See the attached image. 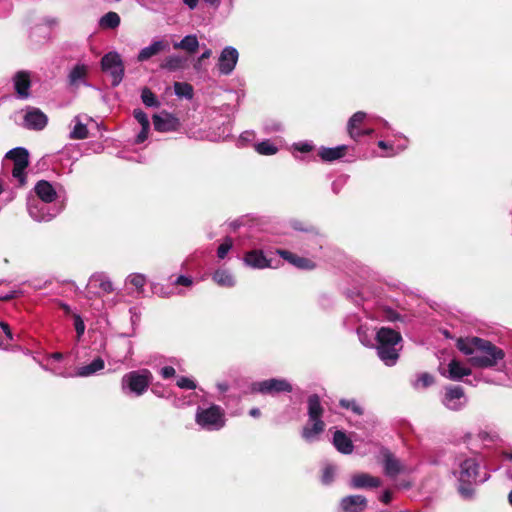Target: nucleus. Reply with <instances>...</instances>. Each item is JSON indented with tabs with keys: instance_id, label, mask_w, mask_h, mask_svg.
<instances>
[{
	"instance_id": "obj_1",
	"label": "nucleus",
	"mask_w": 512,
	"mask_h": 512,
	"mask_svg": "<svg viewBox=\"0 0 512 512\" xmlns=\"http://www.w3.org/2000/svg\"><path fill=\"white\" fill-rule=\"evenodd\" d=\"M457 348L463 354L470 356L469 363L477 368L494 367L505 356L502 349L479 337L459 339Z\"/></svg>"
},
{
	"instance_id": "obj_2",
	"label": "nucleus",
	"mask_w": 512,
	"mask_h": 512,
	"mask_svg": "<svg viewBox=\"0 0 512 512\" xmlns=\"http://www.w3.org/2000/svg\"><path fill=\"white\" fill-rule=\"evenodd\" d=\"M452 472L459 482V493L465 498L472 496L473 484L487 480L486 474L480 475V462L476 456H458Z\"/></svg>"
},
{
	"instance_id": "obj_3",
	"label": "nucleus",
	"mask_w": 512,
	"mask_h": 512,
	"mask_svg": "<svg viewBox=\"0 0 512 512\" xmlns=\"http://www.w3.org/2000/svg\"><path fill=\"white\" fill-rule=\"evenodd\" d=\"M323 414L324 407L321 404L319 395H309L307 398L308 421L301 430V436L306 442L313 443L318 441L320 435L325 431L326 425L322 420Z\"/></svg>"
},
{
	"instance_id": "obj_4",
	"label": "nucleus",
	"mask_w": 512,
	"mask_h": 512,
	"mask_svg": "<svg viewBox=\"0 0 512 512\" xmlns=\"http://www.w3.org/2000/svg\"><path fill=\"white\" fill-rule=\"evenodd\" d=\"M401 340L400 333L391 328L382 327L377 331V354L385 365L393 366L396 364L401 349Z\"/></svg>"
},
{
	"instance_id": "obj_5",
	"label": "nucleus",
	"mask_w": 512,
	"mask_h": 512,
	"mask_svg": "<svg viewBox=\"0 0 512 512\" xmlns=\"http://www.w3.org/2000/svg\"><path fill=\"white\" fill-rule=\"evenodd\" d=\"M153 376L148 369L126 373L121 380V389L126 395L142 396L149 388Z\"/></svg>"
},
{
	"instance_id": "obj_6",
	"label": "nucleus",
	"mask_w": 512,
	"mask_h": 512,
	"mask_svg": "<svg viewBox=\"0 0 512 512\" xmlns=\"http://www.w3.org/2000/svg\"><path fill=\"white\" fill-rule=\"evenodd\" d=\"M195 422L206 431H219L226 424L225 411L216 404L207 408L198 407Z\"/></svg>"
},
{
	"instance_id": "obj_7",
	"label": "nucleus",
	"mask_w": 512,
	"mask_h": 512,
	"mask_svg": "<svg viewBox=\"0 0 512 512\" xmlns=\"http://www.w3.org/2000/svg\"><path fill=\"white\" fill-rule=\"evenodd\" d=\"M28 213L37 222H48L59 215L64 209V203H48L31 198L27 203Z\"/></svg>"
},
{
	"instance_id": "obj_8",
	"label": "nucleus",
	"mask_w": 512,
	"mask_h": 512,
	"mask_svg": "<svg viewBox=\"0 0 512 512\" xmlns=\"http://www.w3.org/2000/svg\"><path fill=\"white\" fill-rule=\"evenodd\" d=\"M251 390L255 393L274 396L279 393H291L293 386L284 378H270L252 383Z\"/></svg>"
},
{
	"instance_id": "obj_9",
	"label": "nucleus",
	"mask_w": 512,
	"mask_h": 512,
	"mask_svg": "<svg viewBox=\"0 0 512 512\" xmlns=\"http://www.w3.org/2000/svg\"><path fill=\"white\" fill-rule=\"evenodd\" d=\"M5 159L12 160L14 163L12 175L22 186L26 183L25 169L29 164V153L25 148L17 147L8 151Z\"/></svg>"
},
{
	"instance_id": "obj_10",
	"label": "nucleus",
	"mask_w": 512,
	"mask_h": 512,
	"mask_svg": "<svg viewBox=\"0 0 512 512\" xmlns=\"http://www.w3.org/2000/svg\"><path fill=\"white\" fill-rule=\"evenodd\" d=\"M102 70L112 78V86L121 83L124 76V65L121 56L117 52L105 54L101 60Z\"/></svg>"
},
{
	"instance_id": "obj_11",
	"label": "nucleus",
	"mask_w": 512,
	"mask_h": 512,
	"mask_svg": "<svg viewBox=\"0 0 512 512\" xmlns=\"http://www.w3.org/2000/svg\"><path fill=\"white\" fill-rule=\"evenodd\" d=\"M383 469L386 476L396 478L399 474H410L413 468L398 459L389 450L382 451Z\"/></svg>"
},
{
	"instance_id": "obj_12",
	"label": "nucleus",
	"mask_w": 512,
	"mask_h": 512,
	"mask_svg": "<svg viewBox=\"0 0 512 512\" xmlns=\"http://www.w3.org/2000/svg\"><path fill=\"white\" fill-rule=\"evenodd\" d=\"M442 404L451 411H459L467 404V398L461 386H448L445 388Z\"/></svg>"
},
{
	"instance_id": "obj_13",
	"label": "nucleus",
	"mask_w": 512,
	"mask_h": 512,
	"mask_svg": "<svg viewBox=\"0 0 512 512\" xmlns=\"http://www.w3.org/2000/svg\"><path fill=\"white\" fill-rule=\"evenodd\" d=\"M239 58V53L232 46L225 47L218 59V69L221 74L229 75L234 70Z\"/></svg>"
},
{
	"instance_id": "obj_14",
	"label": "nucleus",
	"mask_w": 512,
	"mask_h": 512,
	"mask_svg": "<svg viewBox=\"0 0 512 512\" xmlns=\"http://www.w3.org/2000/svg\"><path fill=\"white\" fill-rule=\"evenodd\" d=\"M13 86L19 99L30 97L31 73L25 70L18 71L12 77Z\"/></svg>"
},
{
	"instance_id": "obj_15",
	"label": "nucleus",
	"mask_w": 512,
	"mask_h": 512,
	"mask_svg": "<svg viewBox=\"0 0 512 512\" xmlns=\"http://www.w3.org/2000/svg\"><path fill=\"white\" fill-rule=\"evenodd\" d=\"M48 122L47 116L39 109L30 107L24 116V126L31 130H42Z\"/></svg>"
},
{
	"instance_id": "obj_16",
	"label": "nucleus",
	"mask_w": 512,
	"mask_h": 512,
	"mask_svg": "<svg viewBox=\"0 0 512 512\" xmlns=\"http://www.w3.org/2000/svg\"><path fill=\"white\" fill-rule=\"evenodd\" d=\"M34 191L37 196L35 199L48 203H63L58 200V194L54 186L46 180L38 181L34 187Z\"/></svg>"
},
{
	"instance_id": "obj_17",
	"label": "nucleus",
	"mask_w": 512,
	"mask_h": 512,
	"mask_svg": "<svg viewBox=\"0 0 512 512\" xmlns=\"http://www.w3.org/2000/svg\"><path fill=\"white\" fill-rule=\"evenodd\" d=\"M382 481L379 477L372 476L368 473L354 474L349 482L353 489H374L381 486Z\"/></svg>"
},
{
	"instance_id": "obj_18",
	"label": "nucleus",
	"mask_w": 512,
	"mask_h": 512,
	"mask_svg": "<svg viewBox=\"0 0 512 512\" xmlns=\"http://www.w3.org/2000/svg\"><path fill=\"white\" fill-rule=\"evenodd\" d=\"M169 49L170 46L167 41L154 40L149 46H146L139 51L137 60L139 62L147 61L161 52L169 51Z\"/></svg>"
},
{
	"instance_id": "obj_19",
	"label": "nucleus",
	"mask_w": 512,
	"mask_h": 512,
	"mask_svg": "<svg viewBox=\"0 0 512 512\" xmlns=\"http://www.w3.org/2000/svg\"><path fill=\"white\" fill-rule=\"evenodd\" d=\"M342 512H363L367 507V499L362 495H349L340 502Z\"/></svg>"
},
{
	"instance_id": "obj_20",
	"label": "nucleus",
	"mask_w": 512,
	"mask_h": 512,
	"mask_svg": "<svg viewBox=\"0 0 512 512\" xmlns=\"http://www.w3.org/2000/svg\"><path fill=\"white\" fill-rule=\"evenodd\" d=\"M244 262L253 269H265L271 267V260L261 250H251L244 256Z\"/></svg>"
},
{
	"instance_id": "obj_21",
	"label": "nucleus",
	"mask_w": 512,
	"mask_h": 512,
	"mask_svg": "<svg viewBox=\"0 0 512 512\" xmlns=\"http://www.w3.org/2000/svg\"><path fill=\"white\" fill-rule=\"evenodd\" d=\"M472 371L470 368L465 366L460 361L453 359L449 362L447 367V373H443L444 376L453 381H460L464 376L471 375Z\"/></svg>"
},
{
	"instance_id": "obj_22",
	"label": "nucleus",
	"mask_w": 512,
	"mask_h": 512,
	"mask_svg": "<svg viewBox=\"0 0 512 512\" xmlns=\"http://www.w3.org/2000/svg\"><path fill=\"white\" fill-rule=\"evenodd\" d=\"M277 254L281 256L284 260L292 264L293 266L300 268V269H313L315 267V264L312 260L300 257L290 251L284 250V249H278Z\"/></svg>"
},
{
	"instance_id": "obj_23",
	"label": "nucleus",
	"mask_w": 512,
	"mask_h": 512,
	"mask_svg": "<svg viewBox=\"0 0 512 512\" xmlns=\"http://www.w3.org/2000/svg\"><path fill=\"white\" fill-rule=\"evenodd\" d=\"M153 125L158 132H170L176 130L178 120L170 114H165L164 117L155 114L153 116Z\"/></svg>"
},
{
	"instance_id": "obj_24",
	"label": "nucleus",
	"mask_w": 512,
	"mask_h": 512,
	"mask_svg": "<svg viewBox=\"0 0 512 512\" xmlns=\"http://www.w3.org/2000/svg\"><path fill=\"white\" fill-rule=\"evenodd\" d=\"M91 287H97L101 289L103 293H112L114 291L113 283L107 274L103 272L94 273L89 280Z\"/></svg>"
},
{
	"instance_id": "obj_25",
	"label": "nucleus",
	"mask_w": 512,
	"mask_h": 512,
	"mask_svg": "<svg viewBox=\"0 0 512 512\" xmlns=\"http://www.w3.org/2000/svg\"><path fill=\"white\" fill-rule=\"evenodd\" d=\"M366 118V113L362 111H358L354 113L347 123V131L349 136L357 141L361 138L359 126L363 123Z\"/></svg>"
},
{
	"instance_id": "obj_26",
	"label": "nucleus",
	"mask_w": 512,
	"mask_h": 512,
	"mask_svg": "<svg viewBox=\"0 0 512 512\" xmlns=\"http://www.w3.org/2000/svg\"><path fill=\"white\" fill-rule=\"evenodd\" d=\"M346 150V145H339L333 148L321 147L318 151V155L323 161L332 162L343 157Z\"/></svg>"
},
{
	"instance_id": "obj_27",
	"label": "nucleus",
	"mask_w": 512,
	"mask_h": 512,
	"mask_svg": "<svg viewBox=\"0 0 512 512\" xmlns=\"http://www.w3.org/2000/svg\"><path fill=\"white\" fill-rule=\"evenodd\" d=\"M333 444L335 448L343 454H350L353 451L352 441L342 431L337 430L334 433Z\"/></svg>"
},
{
	"instance_id": "obj_28",
	"label": "nucleus",
	"mask_w": 512,
	"mask_h": 512,
	"mask_svg": "<svg viewBox=\"0 0 512 512\" xmlns=\"http://www.w3.org/2000/svg\"><path fill=\"white\" fill-rule=\"evenodd\" d=\"M212 279L221 287L231 288L236 284L233 274L227 269H217L213 273Z\"/></svg>"
},
{
	"instance_id": "obj_29",
	"label": "nucleus",
	"mask_w": 512,
	"mask_h": 512,
	"mask_svg": "<svg viewBox=\"0 0 512 512\" xmlns=\"http://www.w3.org/2000/svg\"><path fill=\"white\" fill-rule=\"evenodd\" d=\"M185 64L186 58L180 55H170L163 60L160 67L169 72H176L182 70L185 67Z\"/></svg>"
},
{
	"instance_id": "obj_30",
	"label": "nucleus",
	"mask_w": 512,
	"mask_h": 512,
	"mask_svg": "<svg viewBox=\"0 0 512 512\" xmlns=\"http://www.w3.org/2000/svg\"><path fill=\"white\" fill-rule=\"evenodd\" d=\"M174 49H181L190 54L195 53L199 48V41L194 34L186 35L181 41L174 42Z\"/></svg>"
},
{
	"instance_id": "obj_31",
	"label": "nucleus",
	"mask_w": 512,
	"mask_h": 512,
	"mask_svg": "<svg viewBox=\"0 0 512 512\" xmlns=\"http://www.w3.org/2000/svg\"><path fill=\"white\" fill-rule=\"evenodd\" d=\"M468 439L473 440L469 435ZM474 441H479L484 447H490L500 441V436L495 430H481L475 436Z\"/></svg>"
},
{
	"instance_id": "obj_32",
	"label": "nucleus",
	"mask_w": 512,
	"mask_h": 512,
	"mask_svg": "<svg viewBox=\"0 0 512 512\" xmlns=\"http://www.w3.org/2000/svg\"><path fill=\"white\" fill-rule=\"evenodd\" d=\"M104 366V360L101 357H97L91 363L79 367L76 375L80 377H88L102 370Z\"/></svg>"
},
{
	"instance_id": "obj_33",
	"label": "nucleus",
	"mask_w": 512,
	"mask_h": 512,
	"mask_svg": "<svg viewBox=\"0 0 512 512\" xmlns=\"http://www.w3.org/2000/svg\"><path fill=\"white\" fill-rule=\"evenodd\" d=\"M72 124L73 127L69 134L71 139L81 140L88 137V129L86 124L82 122L81 116H75L72 120Z\"/></svg>"
},
{
	"instance_id": "obj_34",
	"label": "nucleus",
	"mask_w": 512,
	"mask_h": 512,
	"mask_svg": "<svg viewBox=\"0 0 512 512\" xmlns=\"http://www.w3.org/2000/svg\"><path fill=\"white\" fill-rule=\"evenodd\" d=\"M407 142L408 141L406 138L403 139L402 143H399L397 145L394 143L386 142L384 140H380V141H378L377 145L379 148L386 151L383 154V156L390 157V156H394L397 153L403 151L407 147Z\"/></svg>"
},
{
	"instance_id": "obj_35",
	"label": "nucleus",
	"mask_w": 512,
	"mask_h": 512,
	"mask_svg": "<svg viewBox=\"0 0 512 512\" xmlns=\"http://www.w3.org/2000/svg\"><path fill=\"white\" fill-rule=\"evenodd\" d=\"M120 25V16L116 12H108L99 20V26L103 29H115Z\"/></svg>"
},
{
	"instance_id": "obj_36",
	"label": "nucleus",
	"mask_w": 512,
	"mask_h": 512,
	"mask_svg": "<svg viewBox=\"0 0 512 512\" xmlns=\"http://www.w3.org/2000/svg\"><path fill=\"white\" fill-rule=\"evenodd\" d=\"M174 92L180 98L192 99L193 98V87L186 82H175Z\"/></svg>"
},
{
	"instance_id": "obj_37",
	"label": "nucleus",
	"mask_w": 512,
	"mask_h": 512,
	"mask_svg": "<svg viewBox=\"0 0 512 512\" xmlns=\"http://www.w3.org/2000/svg\"><path fill=\"white\" fill-rule=\"evenodd\" d=\"M141 99L144 105L147 107L158 108L160 106V101L156 95L147 87L142 89Z\"/></svg>"
},
{
	"instance_id": "obj_38",
	"label": "nucleus",
	"mask_w": 512,
	"mask_h": 512,
	"mask_svg": "<svg viewBox=\"0 0 512 512\" xmlns=\"http://www.w3.org/2000/svg\"><path fill=\"white\" fill-rule=\"evenodd\" d=\"M254 148L257 153L261 155H274L278 152L277 146H275L271 141L264 140L254 145Z\"/></svg>"
},
{
	"instance_id": "obj_39",
	"label": "nucleus",
	"mask_w": 512,
	"mask_h": 512,
	"mask_svg": "<svg viewBox=\"0 0 512 512\" xmlns=\"http://www.w3.org/2000/svg\"><path fill=\"white\" fill-rule=\"evenodd\" d=\"M126 283L134 286L138 293H142L146 284V277L143 274L133 273L127 277Z\"/></svg>"
},
{
	"instance_id": "obj_40",
	"label": "nucleus",
	"mask_w": 512,
	"mask_h": 512,
	"mask_svg": "<svg viewBox=\"0 0 512 512\" xmlns=\"http://www.w3.org/2000/svg\"><path fill=\"white\" fill-rule=\"evenodd\" d=\"M434 383V377L429 373H422L412 382L415 389H425Z\"/></svg>"
},
{
	"instance_id": "obj_41",
	"label": "nucleus",
	"mask_w": 512,
	"mask_h": 512,
	"mask_svg": "<svg viewBox=\"0 0 512 512\" xmlns=\"http://www.w3.org/2000/svg\"><path fill=\"white\" fill-rule=\"evenodd\" d=\"M339 404L342 408L350 409L356 415L363 414L362 407L354 399H341Z\"/></svg>"
},
{
	"instance_id": "obj_42",
	"label": "nucleus",
	"mask_w": 512,
	"mask_h": 512,
	"mask_svg": "<svg viewBox=\"0 0 512 512\" xmlns=\"http://www.w3.org/2000/svg\"><path fill=\"white\" fill-rule=\"evenodd\" d=\"M337 473V468L333 465H327L323 470L322 482L323 484H330L333 482Z\"/></svg>"
},
{
	"instance_id": "obj_43",
	"label": "nucleus",
	"mask_w": 512,
	"mask_h": 512,
	"mask_svg": "<svg viewBox=\"0 0 512 512\" xmlns=\"http://www.w3.org/2000/svg\"><path fill=\"white\" fill-rule=\"evenodd\" d=\"M84 76H85V67L81 66V65H77L71 70V72L69 74L70 82L72 84H75V83L79 82L80 80H82Z\"/></svg>"
},
{
	"instance_id": "obj_44",
	"label": "nucleus",
	"mask_w": 512,
	"mask_h": 512,
	"mask_svg": "<svg viewBox=\"0 0 512 512\" xmlns=\"http://www.w3.org/2000/svg\"><path fill=\"white\" fill-rule=\"evenodd\" d=\"M233 246V241L231 238H226L225 241L218 247L217 249V256L219 259H224L230 249Z\"/></svg>"
},
{
	"instance_id": "obj_45",
	"label": "nucleus",
	"mask_w": 512,
	"mask_h": 512,
	"mask_svg": "<svg viewBox=\"0 0 512 512\" xmlns=\"http://www.w3.org/2000/svg\"><path fill=\"white\" fill-rule=\"evenodd\" d=\"M176 384L181 389L194 390L197 387L196 382L193 379L185 376L179 377Z\"/></svg>"
},
{
	"instance_id": "obj_46",
	"label": "nucleus",
	"mask_w": 512,
	"mask_h": 512,
	"mask_svg": "<svg viewBox=\"0 0 512 512\" xmlns=\"http://www.w3.org/2000/svg\"><path fill=\"white\" fill-rule=\"evenodd\" d=\"M133 116L137 120V122L144 127H150V121L148 119L147 114L141 109H135L133 111Z\"/></svg>"
},
{
	"instance_id": "obj_47",
	"label": "nucleus",
	"mask_w": 512,
	"mask_h": 512,
	"mask_svg": "<svg viewBox=\"0 0 512 512\" xmlns=\"http://www.w3.org/2000/svg\"><path fill=\"white\" fill-rule=\"evenodd\" d=\"M293 149L301 153H308L314 149L312 141H300L293 144Z\"/></svg>"
},
{
	"instance_id": "obj_48",
	"label": "nucleus",
	"mask_w": 512,
	"mask_h": 512,
	"mask_svg": "<svg viewBox=\"0 0 512 512\" xmlns=\"http://www.w3.org/2000/svg\"><path fill=\"white\" fill-rule=\"evenodd\" d=\"M255 138V133L253 131H244L243 133H241V135L239 136V139H238V142H237V145L239 147H244L246 146L248 143L252 142Z\"/></svg>"
},
{
	"instance_id": "obj_49",
	"label": "nucleus",
	"mask_w": 512,
	"mask_h": 512,
	"mask_svg": "<svg viewBox=\"0 0 512 512\" xmlns=\"http://www.w3.org/2000/svg\"><path fill=\"white\" fill-rule=\"evenodd\" d=\"M152 291L154 294L163 298H168L173 294L171 290H168L167 288L160 284H154L152 286Z\"/></svg>"
},
{
	"instance_id": "obj_50",
	"label": "nucleus",
	"mask_w": 512,
	"mask_h": 512,
	"mask_svg": "<svg viewBox=\"0 0 512 512\" xmlns=\"http://www.w3.org/2000/svg\"><path fill=\"white\" fill-rule=\"evenodd\" d=\"M74 326H75V330L77 333V337L81 338L85 332V324H84L81 316L78 314L74 315Z\"/></svg>"
},
{
	"instance_id": "obj_51",
	"label": "nucleus",
	"mask_w": 512,
	"mask_h": 512,
	"mask_svg": "<svg viewBox=\"0 0 512 512\" xmlns=\"http://www.w3.org/2000/svg\"><path fill=\"white\" fill-rule=\"evenodd\" d=\"M264 130L267 132V133H272V132H280L283 130V126L280 122H276V121H273V122H267L265 125H264Z\"/></svg>"
},
{
	"instance_id": "obj_52",
	"label": "nucleus",
	"mask_w": 512,
	"mask_h": 512,
	"mask_svg": "<svg viewBox=\"0 0 512 512\" xmlns=\"http://www.w3.org/2000/svg\"><path fill=\"white\" fill-rule=\"evenodd\" d=\"M175 369L172 366H165L160 369V375L164 379L172 378L175 376Z\"/></svg>"
},
{
	"instance_id": "obj_53",
	"label": "nucleus",
	"mask_w": 512,
	"mask_h": 512,
	"mask_svg": "<svg viewBox=\"0 0 512 512\" xmlns=\"http://www.w3.org/2000/svg\"><path fill=\"white\" fill-rule=\"evenodd\" d=\"M175 285H182V286H191L193 284V280L191 277L180 275L177 277V279L174 282Z\"/></svg>"
},
{
	"instance_id": "obj_54",
	"label": "nucleus",
	"mask_w": 512,
	"mask_h": 512,
	"mask_svg": "<svg viewBox=\"0 0 512 512\" xmlns=\"http://www.w3.org/2000/svg\"><path fill=\"white\" fill-rule=\"evenodd\" d=\"M149 130H150V127L142 126L141 131L136 136V143L139 144V143L144 142L148 137Z\"/></svg>"
},
{
	"instance_id": "obj_55",
	"label": "nucleus",
	"mask_w": 512,
	"mask_h": 512,
	"mask_svg": "<svg viewBox=\"0 0 512 512\" xmlns=\"http://www.w3.org/2000/svg\"><path fill=\"white\" fill-rule=\"evenodd\" d=\"M212 55V51L211 49H205V51L201 54V56L198 58L196 64L194 65V67L196 69L199 68L201 62L204 60V59H208L210 56Z\"/></svg>"
},
{
	"instance_id": "obj_56",
	"label": "nucleus",
	"mask_w": 512,
	"mask_h": 512,
	"mask_svg": "<svg viewBox=\"0 0 512 512\" xmlns=\"http://www.w3.org/2000/svg\"><path fill=\"white\" fill-rule=\"evenodd\" d=\"M380 501L384 504H389L392 500V492L390 490H385L381 496H380Z\"/></svg>"
},
{
	"instance_id": "obj_57",
	"label": "nucleus",
	"mask_w": 512,
	"mask_h": 512,
	"mask_svg": "<svg viewBox=\"0 0 512 512\" xmlns=\"http://www.w3.org/2000/svg\"><path fill=\"white\" fill-rule=\"evenodd\" d=\"M216 387H217V389H218V391H219L220 393H225V392H227V391L229 390V388H230V386H229L228 382H226V381L218 382V383L216 384Z\"/></svg>"
},
{
	"instance_id": "obj_58",
	"label": "nucleus",
	"mask_w": 512,
	"mask_h": 512,
	"mask_svg": "<svg viewBox=\"0 0 512 512\" xmlns=\"http://www.w3.org/2000/svg\"><path fill=\"white\" fill-rule=\"evenodd\" d=\"M199 0H183V3L191 10H194L198 5Z\"/></svg>"
},
{
	"instance_id": "obj_59",
	"label": "nucleus",
	"mask_w": 512,
	"mask_h": 512,
	"mask_svg": "<svg viewBox=\"0 0 512 512\" xmlns=\"http://www.w3.org/2000/svg\"><path fill=\"white\" fill-rule=\"evenodd\" d=\"M18 292L17 291H11L5 295H1L0 296V300H10V299H13L17 296Z\"/></svg>"
},
{
	"instance_id": "obj_60",
	"label": "nucleus",
	"mask_w": 512,
	"mask_h": 512,
	"mask_svg": "<svg viewBox=\"0 0 512 512\" xmlns=\"http://www.w3.org/2000/svg\"><path fill=\"white\" fill-rule=\"evenodd\" d=\"M249 415L253 418H259L261 416V411L259 408L254 407L250 409Z\"/></svg>"
},
{
	"instance_id": "obj_61",
	"label": "nucleus",
	"mask_w": 512,
	"mask_h": 512,
	"mask_svg": "<svg viewBox=\"0 0 512 512\" xmlns=\"http://www.w3.org/2000/svg\"><path fill=\"white\" fill-rule=\"evenodd\" d=\"M203 1L213 8H218L221 3V0H203Z\"/></svg>"
},
{
	"instance_id": "obj_62",
	"label": "nucleus",
	"mask_w": 512,
	"mask_h": 512,
	"mask_svg": "<svg viewBox=\"0 0 512 512\" xmlns=\"http://www.w3.org/2000/svg\"><path fill=\"white\" fill-rule=\"evenodd\" d=\"M49 359H52V360H55V361H60V360L63 359V354L60 353V352H54V353L49 355Z\"/></svg>"
},
{
	"instance_id": "obj_63",
	"label": "nucleus",
	"mask_w": 512,
	"mask_h": 512,
	"mask_svg": "<svg viewBox=\"0 0 512 512\" xmlns=\"http://www.w3.org/2000/svg\"><path fill=\"white\" fill-rule=\"evenodd\" d=\"M60 307L64 311L65 314H70L72 312L71 307L68 304L61 303Z\"/></svg>"
},
{
	"instance_id": "obj_64",
	"label": "nucleus",
	"mask_w": 512,
	"mask_h": 512,
	"mask_svg": "<svg viewBox=\"0 0 512 512\" xmlns=\"http://www.w3.org/2000/svg\"><path fill=\"white\" fill-rule=\"evenodd\" d=\"M373 132H374V130H373V129H371V128H369V129H363V130H360V133H362V134H361V137H363V136H368V135H372V134H373Z\"/></svg>"
}]
</instances>
